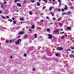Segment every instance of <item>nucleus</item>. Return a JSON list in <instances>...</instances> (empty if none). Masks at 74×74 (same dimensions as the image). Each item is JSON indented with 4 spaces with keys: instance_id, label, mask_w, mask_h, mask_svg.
<instances>
[{
    "instance_id": "nucleus-1",
    "label": "nucleus",
    "mask_w": 74,
    "mask_h": 74,
    "mask_svg": "<svg viewBox=\"0 0 74 74\" xmlns=\"http://www.w3.org/2000/svg\"><path fill=\"white\" fill-rule=\"evenodd\" d=\"M21 39H19L18 40L16 41L15 43H16V44H19V41H21Z\"/></svg>"
},
{
    "instance_id": "nucleus-2",
    "label": "nucleus",
    "mask_w": 74,
    "mask_h": 74,
    "mask_svg": "<svg viewBox=\"0 0 74 74\" xmlns=\"http://www.w3.org/2000/svg\"><path fill=\"white\" fill-rule=\"evenodd\" d=\"M7 3V2H6V1H4V3H0V4H1V7H2V8H3V5H4V4H5H5Z\"/></svg>"
},
{
    "instance_id": "nucleus-3",
    "label": "nucleus",
    "mask_w": 74,
    "mask_h": 74,
    "mask_svg": "<svg viewBox=\"0 0 74 74\" xmlns=\"http://www.w3.org/2000/svg\"><path fill=\"white\" fill-rule=\"evenodd\" d=\"M57 50H58V51H62V50H63V48L61 47H58L57 48Z\"/></svg>"
},
{
    "instance_id": "nucleus-4",
    "label": "nucleus",
    "mask_w": 74,
    "mask_h": 74,
    "mask_svg": "<svg viewBox=\"0 0 74 74\" xmlns=\"http://www.w3.org/2000/svg\"><path fill=\"white\" fill-rule=\"evenodd\" d=\"M59 30V29H57L55 31V33L56 34H59V33H58V31Z\"/></svg>"
},
{
    "instance_id": "nucleus-5",
    "label": "nucleus",
    "mask_w": 74,
    "mask_h": 74,
    "mask_svg": "<svg viewBox=\"0 0 74 74\" xmlns=\"http://www.w3.org/2000/svg\"><path fill=\"white\" fill-rule=\"evenodd\" d=\"M58 1L59 3V5H60L61 3H62V1L61 0H58Z\"/></svg>"
},
{
    "instance_id": "nucleus-6",
    "label": "nucleus",
    "mask_w": 74,
    "mask_h": 74,
    "mask_svg": "<svg viewBox=\"0 0 74 74\" xmlns=\"http://www.w3.org/2000/svg\"><path fill=\"white\" fill-rule=\"evenodd\" d=\"M49 39H51L52 38V36L51 35H49Z\"/></svg>"
},
{
    "instance_id": "nucleus-7",
    "label": "nucleus",
    "mask_w": 74,
    "mask_h": 74,
    "mask_svg": "<svg viewBox=\"0 0 74 74\" xmlns=\"http://www.w3.org/2000/svg\"><path fill=\"white\" fill-rule=\"evenodd\" d=\"M14 41V39H12L11 40H10V42H13Z\"/></svg>"
},
{
    "instance_id": "nucleus-8",
    "label": "nucleus",
    "mask_w": 74,
    "mask_h": 74,
    "mask_svg": "<svg viewBox=\"0 0 74 74\" xmlns=\"http://www.w3.org/2000/svg\"><path fill=\"white\" fill-rule=\"evenodd\" d=\"M37 6H40V3L38 2H37Z\"/></svg>"
},
{
    "instance_id": "nucleus-9",
    "label": "nucleus",
    "mask_w": 74,
    "mask_h": 74,
    "mask_svg": "<svg viewBox=\"0 0 74 74\" xmlns=\"http://www.w3.org/2000/svg\"><path fill=\"white\" fill-rule=\"evenodd\" d=\"M23 33L24 32H20L19 33V34H23Z\"/></svg>"
},
{
    "instance_id": "nucleus-10",
    "label": "nucleus",
    "mask_w": 74,
    "mask_h": 74,
    "mask_svg": "<svg viewBox=\"0 0 74 74\" xmlns=\"http://www.w3.org/2000/svg\"><path fill=\"white\" fill-rule=\"evenodd\" d=\"M65 8H64V10H67V6L65 5Z\"/></svg>"
},
{
    "instance_id": "nucleus-11",
    "label": "nucleus",
    "mask_w": 74,
    "mask_h": 74,
    "mask_svg": "<svg viewBox=\"0 0 74 74\" xmlns=\"http://www.w3.org/2000/svg\"><path fill=\"white\" fill-rule=\"evenodd\" d=\"M17 6H18V7H21V4L19 3H17Z\"/></svg>"
},
{
    "instance_id": "nucleus-12",
    "label": "nucleus",
    "mask_w": 74,
    "mask_h": 74,
    "mask_svg": "<svg viewBox=\"0 0 74 74\" xmlns=\"http://www.w3.org/2000/svg\"><path fill=\"white\" fill-rule=\"evenodd\" d=\"M67 30H70V29H71V28L70 27H68L67 28Z\"/></svg>"
},
{
    "instance_id": "nucleus-13",
    "label": "nucleus",
    "mask_w": 74,
    "mask_h": 74,
    "mask_svg": "<svg viewBox=\"0 0 74 74\" xmlns=\"http://www.w3.org/2000/svg\"><path fill=\"white\" fill-rule=\"evenodd\" d=\"M56 56H60V53H56Z\"/></svg>"
},
{
    "instance_id": "nucleus-14",
    "label": "nucleus",
    "mask_w": 74,
    "mask_h": 74,
    "mask_svg": "<svg viewBox=\"0 0 74 74\" xmlns=\"http://www.w3.org/2000/svg\"><path fill=\"white\" fill-rule=\"evenodd\" d=\"M70 56L71 58H74V55H73L72 54L70 55Z\"/></svg>"
},
{
    "instance_id": "nucleus-15",
    "label": "nucleus",
    "mask_w": 74,
    "mask_h": 74,
    "mask_svg": "<svg viewBox=\"0 0 74 74\" xmlns=\"http://www.w3.org/2000/svg\"><path fill=\"white\" fill-rule=\"evenodd\" d=\"M37 34H35V38H37Z\"/></svg>"
},
{
    "instance_id": "nucleus-16",
    "label": "nucleus",
    "mask_w": 74,
    "mask_h": 74,
    "mask_svg": "<svg viewBox=\"0 0 74 74\" xmlns=\"http://www.w3.org/2000/svg\"><path fill=\"white\" fill-rule=\"evenodd\" d=\"M51 15H52V16H53L54 15V14H53V12H51Z\"/></svg>"
},
{
    "instance_id": "nucleus-17",
    "label": "nucleus",
    "mask_w": 74,
    "mask_h": 74,
    "mask_svg": "<svg viewBox=\"0 0 74 74\" xmlns=\"http://www.w3.org/2000/svg\"><path fill=\"white\" fill-rule=\"evenodd\" d=\"M29 14H30V15H32V12L31 11H30L29 12Z\"/></svg>"
},
{
    "instance_id": "nucleus-18",
    "label": "nucleus",
    "mask_w": 74,
    "mask_h": 74,
    "mask_svg": "<svg viewBox=\"0 0 74 74\" xmlns=\"http://www.w3.org/2000/svg\"><path fill=\"white\" fill-rule=\"evenodd\" d=\"M43 1H44L45 3H47L48 2L47 0H43Z\"/></svg>"
},
{
    "instance_id": "nucleus-19",
    "label": "nucleus",
    "mask_w": 74,
    "mask_h": 74,
    "mask_svg": "<svg viewBox=\"0 0 74 74\" xmlns=\"http://www.w3.org/2000/svg\"><path fill=\"white\" fill-rule=\"evenodd\" d=\"M52 7H50L49 8V10L50 11H51L52 10Z\"/></svg>"
},
{
    "instance_id": "nucleus-20",
    "label": "nucleus",
    "mask_w": 74,
    "mask_h": 74,
    "mask_svg": "<svg viewBox=\"0 0 74 74\" xmlns=\"http://www.w3.org/2000/svg\"><path fill=\"white\" fill-rule=\"evenodd\" d=\"M13 23L14 24H16V21H13Z\"/></svg>"
},
{
    "instance_id": "nucleus-21",
    "label": "nucleus",
    "mask_w": 74,
    "mask_h": 74,
    "mask_svg": "<svg viewBox=\"0 0 74 74\" xmlns=\"http://www.w3.org/2000/svg\"><path fill=\"white\" fill-rule=\"evenodd\" d=\"M16 1H19V0H15L14 1V3H16Z\"/></svg>"
},
{
    "instance_id": "nucleus-22",
    "label": "nucleus",
    "mask_w": 74,
    "mask_h": 74,
    "mask_svg": "<svg viewBox=\"0 0 74 74\" xmlns=\"http://www.w3.org/2000/svg\"><path fill=\"white\" fill-rule=\"evenodd\" d=\"M47 31L48 32L50 31V30H49V28H48L47 29Z\"/></svg>"
},
{
    "instance_id": "nucleus-23",
    "label": "nucleus",
    "mask_w": 74,
    "mask_h": 74,
    "mask_svg": "<svg viewBox=\"0 0 74 74\" xmlns=\"http://www.w3.org/2000/svg\"><path fill=\"white\" fill-rule=\"evenodd\" d=\"M31 2L32 3H34V0H31Z\"/></svg>"
},
{
    "instance_id": "nucleus-24",
    "label": "nucleus",
    "mask_w": 74,
    "mask_h": 74,
    "mask_svg": "<svg viewBox=\"0 0 74 74\" xmlns=\"http://www.w3.org/2000/svg\"><path fill=\"white\" fill-rule=\"evenodd\" d=\"M8 21H9L10 22H12V20L11 19H9L8 20Z\"/></svg>"
},
{
    "instance_id": "nucleus-25",
    "label": "nucleus",
    "mask_w": 74,
    "mask_h": 74,
    "mask_svg": "<svg viewBox=\"0 0 74 74\" xmlns=\"http://www.w3.org/2000/svg\"><path fill=\"white\" fill-rule=\"evenodd\" d=\"M1 16L2 18H3V19H5V17L3 16Z\"/></svg>"
},
{
    "instance_id": "nucleus-26",
    "label": "nucleus",
    "mask_w": 74,
    "mask_h": 74,
    "mask_svg": "<svg viewBox=\"0 0 74 74\" xmlns=\"http://www.w3.org/2000/svg\"><path fill=\"white\" fill-rule=\"evenodd\" d=\"M27 54L26 53H25L24 54V56H26Z\"/></svg>"
},
{
    "instance_id": "nucleus-27",
    "label": "nucleus",
    "mask_w": 74,
    "mask_h": 74,
    "mask_svg": "<svg viewBox=\"0 0 74 74\" xmlns=\"http://www.w3.org/2000/svg\"><path fill=\"white\" fill-rule=\"evenodd\" d=\"M20 21H23V18H20Z\"/></svg>"
},
{
    "instance_id": "nucleus-28",
    "label": "nucleus",
    "mask_w": 74,
    "mask_h": 74,
    "mask_svg": "<svg viewBox=\"0 0 74 74\" xmlns=\"http://www.w3.org/2000/svg\"><path fill=\"white\" fill-rule=\"evenodd\" d=\"M34 25H32V29H34Z\"/></svg>"
},
{
    "instance_id": "nucleus-29",
    "label": "nucleus",
    "mask_w": 74,
    "mask_h": 74,
    "mask_svg": "<svg viewBox=\"0 0 74 74\" xmlns=\"http://www.w3.org/2000/svg\"><path fill=\"white\" fill-rule=\"evenodd\" d=\"M64 38V36H63L62 37H61L62 39H63Z\"/></svg>"
},
{
    "instance_id": "nucleus-30",
    "label": "nucleus",
    "mask_w": 74,
    "mask_h": 74,
    "mask_svg": "<svg viewBox=\"0 0 74 74\" xmlns=\"http://www.w3.org/2000/svg\"><path fill=\"white\" fill-rule=\"evenodd\" d=\"M27 37V35H25L24 36L25 38H26Z\"/></svg>"
},
{
    "instance_id": "nucleus-31",
    "label": "nucleus",
    "mask_w": 74,
    "mask_h": 74,
    "mask_svg": "<svg viewBox=\"0 0 74 74\" xmlns=\"http://www.w3.org/2000/svg\"><path fill=\"white\" fill-rule=\"evenodd\" d=\"M59 25L60 26V27H61L62 25V24L61 23H60L59 24Z\"/></svg>"
},
{
    "instance_id": "nucleus-32",
    "label": "nucleus",
    "mask_w": 74,
    "mask_h": 74,
    "mask_svg": "<svg viewBox=\"0 0 74 74\" xmlns=\"http://www.w3.org/2000/svg\"><path fill=\"white\" fill-rule=\"evenodd\" d=\"M53 19L54 21H55V20H56V18H53Z\"/></svg>"
},
{
    "instance_id": "nucleus-33",
    "label": "nucleus",
    "mask_w": 74,
    "mask_h": 74,
    "mask_svg": "<svg viewBox=\"0 0 74 74\" xmlns=\"http://www.w3.org/2000/svg\"><path fill=\"white\" fill-rule=\"evenodd\" d=\"M40 22H44V21H43V20H40Z\"/></svg>"
},
{
    "instance_id": "nucleus-34",
    "label": "nucleus",
    "mask_w": 74,
    "mask_h": 74,
    "mask_svg": "<svg viewBox=\"0 0 74 74\" xmlns=\"http://www.w3.org/2000/svg\"><path fill=\"white\" fill-rule=\"evenodd\" d=\"M71 50V49H67L66 51H70Z\"/></svg>"
},
{
    "instance_id": "nucleus-35",
    "label": "nucleus",
    "mask_w": 74,
    "mask_h": 74,
    "mask_svg": "<svg viewBox=\"0 0 74 74\" xmlns=\"http://www.w3.org/2000/svg\"><path fill=\"white\" fill-rule=\"evenodd\" d=\"M26 3V1H24L23 2V3L25 4V3Z\"/></svg>"
},
{
    "instance_id": "nucleus-36",
    "label": "nucleus",
    "mask_w": 74,
    "mask_h": 74,
    "mask_svg": "<svg viewBox=\"0 0 74 74\" xmlns=\"http://www.w3.org/2000/svg\"><path fill=\"white\" fill-rule=\"evenodd\" d=\"M68 13L69 14H71V12H70V11L68 12Z\"/></svg>"
},
{
    "instance_id": "nucleus-37",
    "label": "nucleus",
    "mask_w": 74,
    "mask_h": 74,
    "mask_svg": "<svg viewBox=\"0 0 74 74\" xmlns=\"http://www.w3.org/2000/svg\"><path fill=\"white\" fill-rule=\"evenodd\" d=\"M33 71H35V68H33Z\"/></svg>"
},
{
    "instance_id": "nucleus-38",
    "label": "nucleus",
    "mask_w": 74,
    "mask_h": 74,
    "mask_svg": "<svg viewBox=\"0 0 74 74\" xmlns=\"http://www.w3.org/2000/svg\"><path fill=\"white\" fill-rule=\"evenodd\" d=\"M71 49H74V48L73 47H71Z\"/></svg>"
},
{
    "instance_id": "nucleus-39",
    "label": "nucleus",
    "mask_w": 74,
    "mask_h": 74,
    "mask_svg": "<svg viewBox=\"0 0 74 74\" xmlns=\"http://www.w3.org/2000/svg\"><path fill=\"white\" fill-rule=\"evenodd\" d=\"M58 11H60V9H59L58 10Z\"/></svg>"
},
{
    "instance_id": "nucleus-40",
    "label": "nucleus",
    "mask_w": 74,
    "mask_h": 74,
    "mask_svg": "<svg viewBox=\"0 0 74 74\" xmlns=\"http://www.w3.org/2000/svg\"><path fill=\"white\" fill-rule=\"evenodd\" d=\"M62 12H63V11H64V9H62Z\"/></svg>"
},
{
    "instance_id": "nucleus-41",
    "label": "nucleus",
    "mask_w": 74,
    "mask_h": 74,
    "mask_svg": "<svg viewBox=\"0 0 74 74\" xmlns=\"http://www.w3.org/2000/svg\"><path fill=\"white\" fill-rule=\"evenodd\" d=\"M6 42L7 43H8V40H6Z\"/></svg>"
},
{
    "instance_id": "nucleus-42",
    "label": "nucleus",
    "mask_w": 74,
    "mask_h": 74,
    "mask_svg": "<svg viewBox=\"0 0 74 74\" xmlns=\"http://www.w3.org/2000/svg\"><path fill=\"white\" fill-rule=\"evenodd\" d=\"M52 24H53V23H51L50 24H49V25H52Z\"/></svg>"
},
{
    "instance_id": "nucleus-43",
    "label": "nucleus",
    "mask_w": 74,
    "mask_h": 74,
    "mask_svg": "<svg viewBox=\"0 0 74 74\" xmlns=\"http://www.w3.org/2000/svg\"><path fill=\"white\" fill-rule=\"evenodd\" d=\"M66 13H63V15H66Z\"/></svg>"
},
{
    "instance_id": "nucleus-44",
    "label": "nucleus",
    "mask_w": 74,
    "mask_h": 74,
    "mask_svg": "<svg viewBox=\"0 0 74 74\" xmlns=\"http://www.w3.org/2000/svg\"><path fill=\"white\" fill-rule=\"evenodd\" d=\"M45 7L44 6L43 7V9H45Z\"/></svg>"
},
{
    "instance_id": "nucleus-45",
    "label": "nucleus",
    "mask_w": 74,
    "mask_h": 74,
    "mask_svg": "<svg viewBox=\"0 0 74 74\" xmlns=\"http://www.w3.org/2000/svg\"><path fill=\"white\" fill-rule=\"evenodd\" d=\"M6 17H7V18H9V17H8V16H7Z\"/></svg>"
},
{
    "instance_id": "nucleus-46",
    "label": "nucleus",
    "mask_w": 74,
    "mask_h": 74,
    "mask_svg": "<svg viewBox=\"0 0 74 74\" xmlns=\"http://www.w3.org/2000/svg\"><path fill=\"white\" fill-rule=\"evenodd\" d=\"M51 4H53H53H54V3L52 2Z\"/></svg>"
},
{
    "instance_id": "nucleus-47",
    "label": "nucleus",
    "mask_w": 74,
    "mask_h": 74,
    "mask_svg": "<svg viewBox=\"0 0 74 74\" xmlns=\"http://www.w3.org/2000/svg\"><path fill=\"white\" fill-rule=\"evenodd\" d=\"M62 34H64V32H62Z\"/></svg>"
},
{
    "instance_id": "nucleus-48",
    "label": "nucleus",
    "mask_w": 74,
    "mask_h": 74,
    "mask_svg": "<svg viewBox=\"0 0 74 74\" xmlns=\"http://www.w3.org/2000/svg\"><path fill=\"white\" fill-rule=\"evenodd\" d=\"M29 31H30L31 32H32V30L30 29H29Z\"/></svg>"
},
{
    "instance_id": "nucleus-49",
    "label": "nucleus",
    "mask_w": 74,
    "mask_h": 74,
    "mask_svg": "<svg viewBox=\"0 0 74 74\" xmlns=\"http://www.w3.org/2000/svg\"><path fill=\"white\" fill-rule=\"evenodd\" d=\"M47 19H49V17H47Z\"/></svg>"
},
{
    "instance_id": "nucleus-50",
    "label": "nucleus",
    "mask_w": 74,
    "mask_h": 74,
    "mask_svg": "<svg viewBox=\"0 0 74 74\" xmlns=\"http://www.w3.org/2000/svg\"><path fill=\"white\" fill-rule=\"evenodd\" d=\"M58 21H60V19L59 18H58Z\"/></svg>"
},
{
    "instance_id": "nucleus-51",
    "label": "nucleus",
    "mask_w": 74,
    "mask_h": 74,
    "mask_svg": "<svg viewBox=\"0 0 74 74\" xmlns=\"http://www.w3.org/2000/svg\"><path fill=\"white\" fill-rule=\"evenodd\" d=\"M12 19H13V20H14V18H12Z\"/></svg>"
},
{
    "instance_id": "nucleus-52",
    "label": "nucleus",
    "mask_w": 74,
    "mask_h": 74,
    "mask_svg": "<svg viewBox=\"0 0 74 74\" xmlns=\"http://www.w3.org/2000/svg\"><path fill=\"white\" fill-rule=\"evenodd\" d=\"M10 58H12V56H10Z\"/></svg>"
},
{
    "instance_id": "nucleus-53",
    "label": "nucleus",
    "mask_w": 74,
    "mask_h": 74,
    "mask_svg": "<svg viewBox=\"0 0 74 74\" xmlns=\"http://www.w3.org/2000/svg\"><path fill=\"white\" fill-rule=\"evenodd\" d=\"M71 52V53H73V51H72Z\"/></svg>"
},
{
    "instance_id": "nucleus-54",
    "label": "nucleus",
    "mask_w": 74,
    "mask_h": 74,
    "mask_svg": "<svg viewBox=\"0 0 74 74\" xmlns=\"http://www.w3.org/2000/svg\"><path fill=\"white\" fill-rule=\"evenodd\" d=\"M50 3H51V4H52V2H50Z\"/></svg>"
},
{
    "instance_id": "nucleus-55",
    "label": "nucleus",
    "mask_w": 74,
    "mask_h": 74,
    "mask_svg": "<svg viewBox=\"0 0 74 74\" xmlns=\"http://www.w3.org/2000/svg\"><path fill=\"white\" fill-rule=\"evenodd\" d=\"M0 14H1V12L0 11Z\"/></svg>"
},
{
    "instance_id": "nucleus-56",
    "label": "nucleus",
    "mask_w": 74,
    "mask_h": 74,
    "mask_svg": "<svg viewBox=\"0 0 74 74\" xmlns=\"http://www.w3.org/2000/svg\"><path fill=\"white\" fill-rule=\"evenodd\" d=\"M18 38H19V37H21V36H18Z\"/></svg>"
},
{
    "instance_id": "nucleus-57",
    "label": "nucleus",
    "mask_w": 74,
    "mask_h": 74,
    "mask_svg": "<svg viewBox=\"0 0 74 74\" xmlns=\"http://www.w3.org/2000/svg\"><path fill=\"white\" fill-rule=\"evenodd\" d=\"M55 1V0H53V1Z\"/></svg>"
},
{
    "instance_id": "nucleus-58",
    "label": "nucleus",
    "mask_w": 74,
    "mask_h": 74,
    "mask_svg": "<svg viewBox=\"0 0 74 74\" xmlns=\"http://www.w3.org/2000/svg\"><path fill=\"white\" fill-rule=\"evenodd\" d=\"M38 49H40V48H39V47H38Z\"/></svg>"
},
{
    "instance_id": "nucleus-59",
    "label": "nucleus",
    "mask_w": 74,
    "mask_h": 74,
    "mask_svg": "<svg viewBox=\"0 0 74 74\" xmlns=\"http://www.w3.org/2000/svg\"><path fill=\"white\" fill-rule=\"evenodd\" d=\"M20 23H21V24H22V22H21Z\"/></svg>"
},
{
    "instance_id": "nucleus-60",
    "label": "nucleus",
    "mask_w": 74,
    "mask_h": 74,
    "mask_svg": "<svg viewBox=\"0 0 74 74\" xmlns=\"http://www.w3.org/2000/svg\"><path fill=\"white\" fill-rule=\"evenodd\" d=\"M69 5H71V4H70Z\"/></svg>"
},
{
    "instance_id": "nucleus-61",
    "label": "nucleus",
    "mask_w": 74,
    "mask_h": 74,
    "mask_svg": "<svg viewBox=\"0 0 74 74\" xmlns=\"http://www.w3.org/2000/svg\"><path fill=\"white\" fill-rule=\"evenodd\" d=\"M71 1H73V0H71Z\"/></svg>"
},
{
    "instance_id": "nucleus-62",
    "label": "nucleus",
    "mask_w": 74,
    "mask_h": 74,
    "mask_svg": "<svg viewBox=\"0 0 74 74\" xmlns=\"http://www.w3.org/2000/svg\"><path fill=\"white\" fill-rule=\"evenodd\" d=\"M39 1H40V0H39Z\"/></svg>"
},
{
    "instance_id": "nucleus-63",
    "label": "nucleus",
    "mask_w": 74,
    "mask_h": 74,
    "mask_svg": "<svg viewBox=\"0 0 74 74\" xmlns=\"http://www.w3.org/2000/svg\"><path fill=\"white\" fill-rule=\"evenodd\" d=\"M18 12V10H17V12Z\"/></svg>"
},
{
    "instance_id": "nucleus-64",
    "label": "nucleus",
    "mask_w": 74,
    "mask_h": 74,
    "mask_svg": "<svg viewBox=\"0 0 74 74\" xmlns=\"http://www.w3.org/2000/svg\"><path fill=\"white\" fill-rule=\"evenodd\" d=\"M51 0H49V1H51Z\"/></svg>"
}]
</instances>
